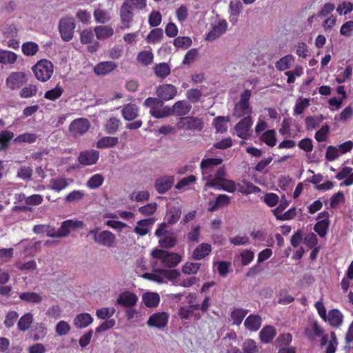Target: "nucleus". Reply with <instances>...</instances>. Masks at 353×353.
<instances>
[{
    "label": "nucleus",
    "instance_id": "5701e85b",
    "mask_svg": "<svg viewBox=\"0 0 353 353\" xmlns=\"http://www.w3.org/2000/svg\"><path fill=\"white\" fill-rule=\"evenodd\" d=\"M154 222L153 218L140 220L137 223L134 232L140 236H145L150 231Z\"/></svg>",
    "mask_w": 353,
    "mask_h": 353
},
{
    "label": "nucleus",
    "instance_id": "864d4df0",
    "mask_svg": "<svg viewBox=\"0 0 353 353\" xmlns=\"http://www.w3.org/2000/svg\"><path fill=\"white\" fill-rule=\"evenodd\" d=\"M104 181V177L101 174L92 175L86 182V185L90 189H96L100 187Z\"/></svg>",
    "mask_w": 353,
    "mask_h": 353
},
{
    "label": "nucleus",
    "instance_id": "c756f323",
    "mask_svg": "<svg viewBox=\"0 0 353 353\" xmlns=\"http://www.w3.org/2000/svg\"><path fill=\"white\" fill-rule=\"evenodd\" d=\"M295 57L292 54H287L280 58L275 63L279 71H285L290 69L294 63Z\"/></svg>",
    "mask_w": 353,
    "mask_h": 353
},
{
    "label": "nucleus",
    "instance_id": "3c124183",
    "mask_svg": "<svg viewBox=\"0 0 353 353\" xmlns=\"http://www.w3.org/2000/svg\"><path fill=\"white\" fill-rule=\"evenodd\" d=\"M261 139L266 145L273 147L276 143V132L274 130H268L263 133Z\"/></svg>",
    "mask_w": 353,
    "mask_h": 353
},
{
    "label": "nucleus",
    "instance_id": "c85d7f7f",
    "mask_svg": "<svg viewBox=\"0 0 353 353\" xmlns=\"http://www.w3.org/2000/svg\"><path fill=\"white\" fill-rule=\"evenodd\" d=\"M261 323L262 320L260 316L252 314L245 319L244 325L247 330L251 332H256L260 328Z\"/></svg>",
    "mask_w": 353,
    "mask_h": 353
},
{
    "label": "nucleus",
    "instance_id": "dca6fc26",
    "mask_svg": "<svg viewBox=\"0 0 353 353\" xmlns=\"http://www.w3.org/2000/svg\"><path fill=\"white\" fill-rule=\"evenodd\" d=\"M90 121L85 118H79L74 120L70 125V132L74 136L85 134L90 128Z\"/></svg>",
    "mask_w": 353,
    "mask_h": 353
},
{
    "label": "nucleus",
    "instance_id": "a18cd8bd",
    "mask_svg": "<svg viewBox=\"0 0 353 353\" xmlns=\"http://www.w3.org/2000/svg\"><path fill=\"white\" fill-rule=\"evenodd\" d=\"M33 319L32 314L30 312L25 314L19 319L17 323L18 329L23 332L27 330L32 324Z\"/></svg>",
    "mask_w": 353,
    "mask_h": 353
},
{
    "label": "nucleus",
    "instance_id": "f257e3e1",
    "mask_svg": "<svg viewBox=\"0 0 353 353\" xmlns=\"http://www.w3.org/2000/svg\"><path fill=\"white\" fill-rule=\"evenodd\" d=\"M206 157L200 164L202 178L203 180L205 181L204 190H206L207 188H212L230 193L234 192L236 189V182L225 178L227 173L224 167L218 169L214 175L212 174L213 168L221 165L223 159L221 158L210 157V151L206 153Z\"/></svg>",
    "mask_w": 353,
    "mask_h": 353
},
{
    "label": "nucleus",
    "instance_id": "5fc2aeb1",
    "mask_svg": "<svg viewBox=\"0 0 353 353\" xmlns=\"http://www.w3.org/2000/svg\"><path fill=\"white\" fill-rule=\"evenodd\" d=\"M1 32L6 38H14L18 35V29L14 24H5L1 27Z\"/></svg>",
    "mask_w": 353,
    "mask_h": 353
},
{
    "label": "nucleus",
    "instance_id": "72a5a7b5",
    "mask_svg": "<svg viewBox=\"0 0 353 353\" xmlns=\"http://www.w3.org/2000/svg\"><path fill=\"white\" fill-rule=\"evenodd\" d=\"M94 32L99 40H105L110 38L114 34V30L110 26H96Z\"/></svg>",
    "mask_w": 353,
    "mask_h": 353
},
{
    "label": "nucleus",
    "instance_id": "58836bf2",
    "mask_svg": "<svg viewBox=\"0 0 353 353\" xmlns=\"http://www.w3.org/2000/svg\"><path fill=\"white\" fill-rule=\"evenodd\" d=\"M212 251V247L208 243L199 245L193 252V258L196 260H201L207 256Z\"/></svg>",
    "mask_w": 353,
    "mask_h": 353
},
{
    "label": "nucleus",
    "instance_id": "412c9836",
    "mask_svg": "<svg viewBox=\"0 0 353 353\" xmlns=\"http://www.w3.org/2000/svg\"><path fill=\"white\" fill-rule=\"evenodd\" d=\"M176 88L171 84L160 85L157 89V94L159 99L164 101L172 99L176 95Z\"/></svg>",
    "mask_w": 353,
    "mask_h": 353
},
{
    "label": "nucleus",
    "instance_id": "69168bd1",
    "mask_svg": "<svg viewBox=\"0 0 353 353\" xmlns=\"http://www.w3.org/2000/svg\"><path fill=\"white\" fill-rule=\"evenodd\" d=\"M295 52L299 57L306 59L310 55V50L304 42H299L295 46Z\"/></svg>",
    "mask_w": 353,
    "mask_h": 353
},
{
    "label": "nucleus",
    "instance_id": "bf43d9fd",
    "mask_svg": "<svg viewBox=\"0 0 353 353\" xmlns=\"http://www.w3.org/2000/svg\"><path fill=\"white\" fill-rule=\"evenodd\" d=\"M248 314V310L241 308L234 310L231 313V319L234 324L240 325Z\"/></svg>",
    "mask_w": 353,
    "mask_h": 353
},
{
    "label": "nucleus",
    "instance_id": "a211bd4d",
    "mask_svg": "<svg viewBox=\"0 0 353 353\" xmlns=\"http://www.w3.org/2000/svg\"><path fill=\"white\" fill-rule=\"evenodd\" d=\"M138 299L137 295L134 292L124 291L119 295L117 303L125 307H132L137 305Z\"/></svg>",
    "mask_w": 353,
    "mask_h": 353
},
{
    "label": "nucleus",
    "instance_id": "4c0bfd02",
    "mask_svg": "<svg viewBox=\"0 0 353 353\" xmlns=\"http://www.w3.org/2000/svg\"><path fill=\"white\" fill-rule=\"evenodd\" d=\"M119 139L114 137H103L95 143V146L99 149L114 148L118 144Z\"/></svg>",
    "mask_w": 353,
    "mask_h": 353
},
{
    "label": "nucleus",
    "instance_id": "1a4fd4ad",
    "mask_svg": "<svg viewBox=\"0 0 353 353\" xmlns=\"http://www.w3.org/2000/svg\"><path fill=\"white\" fill-rule=\"evenodd\" d=\"M88 234L93 236L94 241L104 247H114L116 242V236L109 230L100 231L98 228L91 230Z\"/></svg>",
    "mask_w": 353,
    "mask_h": 353
},
{
    "label": "nucleus",
    "instance_id": "7c9ffc66",
    "mask_svg": "<svg viewBox=\"0 0 353 353\" xmlns=\"http://www.w3.org/2000/svg\"><path fill=\"white\" fill-rule=\"evenodd\" d=\"M236 190L238 189L239 192L243 194H256L261 190L259 187L247 181H242L238 183H236Z\"/></svg>",
    "mask_w": 353,
    "mask_h": 353
},
{
    "label": "nucleus",
    "instance_id": "774afa93",
    "mask_svg": "<svg viewBox=\"0 0 353 353\" xmlns=\"http://www.w3.org/2000/svg\"><path fill=\"white\" fill-rule=\"evenodd\" d=\"M242 350L243 353H257L258 347L256 346V342L252 339H246L243 345Z\"/></svg>",
    "mask_w": 353,
    "mask_h": 353
},
{
    "label": "nucleus",
    "instance_id": "37998d69",
    "mask_svg": "<svg viewBox=\"0 0 353 353\" xmlns=\"http://www.w3.org/2000/svg\"><path fill=\"white\" fill-rule=\"evenodd\" d=\"M276 336V330L273 326H265L260 332V339L264 343H270Z\"/></svg>",
    "mask_w": 353,
    "mask_h": 353
},
{
    "label": "nucleus",
    "instance_id": "423d86ee",
    "mask_svg": "<svg viewBox=\"0 0 353 353\" xmlns=\"http://www.w3.org/2000/svg\"><path fill=\"white\" fill-rule=\"evenodd\" d=\"M154 234L159 239V244L162 248H170L176 243V236L168 230V225L165 223H161L158 225Z\"/></svg>",
    "mask_w": 353,
    "mask_h": 353
},
{
    "label": "nucleus",
    "instance_id": "ea45409f",
    "mask_svg": "<svg viewBox=\"0 0 353 353\" xmlns=\"http://www.w3.org/2000/svg\"><path fill=\"white\" fill-rule=\"evenodd\" d=\"M19 298L21 301L30 304H39L43 300L39 294L34 292H22L19 294Z\"/></svg>",
    "mask_w": 353,
    "mask_h": 353
},
{
    "label": "nucleus",
    "instance_id": "de8ad7c7",
    "mask_svg": "<svg viewBox=\"0 0 353 353\" xmlns=\"http://www.w3.org/2000/svg\"><path fill=\"white\" fill-rule=\"evenodd\" d=\"M310 104V99L299 97L295 103L294 107V115L301 114L304 110L309 107Z\"/></svg>",
    "mask_w": 353,
    "mask_h": 353
},
{
    "label": "nucleus",
    "instance_id": "393cba45",
    "mask_svg": "<svg viewBox=\"0 0 353 353\" xmlns=\"http://www.w3.org/2000/svg\"><path fill=\"white\" fill-rule=\"evenodd\" d=\"M93 317L88 313L78 314L73 320V324L78 329H83L93 323Z\"/></svg>",
    "mask_w": 353,
    "mask_h": 353
},
{
    "label": "nucleus",
    "instance_id": "6e6d98bb",
    "mask_svg": "<svg viewBox=\"0 0 353 353\" xmlns=\"http://www.w3.org/2000/svg\"><path fill=\"white\" fill-rule=\"evenodd\" d=\"M305 333L310 339H314L320 336L321 330L316 322L310 323L305 328Z\"/></svg>",
    "mask_w": 353,
    "mask_h": 353
},
{
    "label": "nucleus",
    "instance_id": "4be33fe9",
    "mask_svg": "<svg viewBox=\"0 0 353 353\" xmlns=\"http://www.w3.org/2000/svg\"><path fill=\"white\" fill-rule=\"evenodd\" d=\"M99 158V152L94 150L81 152L79 161L83 165H91L97 163Z\"/></svg>",
    "mask_w": 353,
    "mask_h": 353
},
{
    "label": "nucleus",
    "instance_id": "052dcab7",
    "mask_svg": "<svg viewBox=\"0 0 353 353\" xmlns=\"http://www.w3.org/2000/svg\"><path fill=\"white\" fill-rule=\"evenodd\" d=\"M71 330L70 325L65 321H59L55 326V332L58 336L67 335Z\"/></svg>",
    "mask_w": 353,
    "mask_h": 353
},
{
    "label": "nucleus",
    "instance_id": "603ef678",
    "mask_svg": "<svg viewBox=\"0 0 353 353\" xmlns=\"http://www.w3.org/2000/svg\"><path fill=\"white\" fill-rule=\"evenodd\" d=\"M196 181V177L194 175H190L181 179L176 183L175 188L178 190H186L189 189L190 185L194 184Z\"/></svg>",
    "mask_w": 353,
    "mask_h": 353
},
{
    "label": "nucleus",
    "instance_id": "4468645a",
    "mask_svg": "<svg viewBox=\"0 0 353 353\" xmlns=\"http://www.w3.org/2000/svg\"><path fill=\"white\" fill-rule=\"evenodd\" d=\"M253 124L250 116H247L238 122L234 126V134L242 139H246L250 137V128Z\"/></svg>",
    "mask_w": 353,
    "mask_h": 353
},
{
    "label": "nucleus",
    "instance_id": "f8f14e48",
    "mask_svg": "<svg viewBox=\"0 0 353 353\" xmlns=\"http://www.w3.org/2000/svg\"><path fill=\"white\" fill-rule=\"evenodd\" d=\"M28 81V75L23 72H12L6 79V87L12 90L19 89Z\"/></svg>",
    "mask_w": 353,
    "mask_h": 353
},
{
    "label": "nucleus",
    "instance_id": "a878e982",
    "mask_svg": "<svg viewBox=\"0 0 353 353\" xmlns=\"http://www.w3.org/2000/svg\"><path fill=\"white\" fill-rule=\"evenodd\" d=\"M192 105L184 100L176 102L171 107L172 114L177 116H184L188 114L191 110Z\"/></svg>",
    "mask_w": 353,
    "mask_h": 353
},
{
    "label": "nucleus",
    "instance_id": "e433bc0d",
    "mask_svg": "<svg viewBox=\"0 0 353 353\" xmlns=\"http://www.w3.org/2000/svg\"><path fill=\"white\" fill-rule=\"evenodd\" d=\"M254 253L250 250H243L234 258V262L240 263L242 265H248L254 259Z\"/></svg>",
    "mask_w": 353,
    "mask_h": 353
},
{
    "label": "nucleus",
    "instance_id": "f704fd0d",
    "mask_svg": "<svg viewBox=\"0 0 353 353\" xmlns=\"http://www.w3.org/2000/svg\"><path fill=\"white\" fill-rule=\"evenodd\" d=\"M230 202V197L226 194H219L214 201L209 203V211H215L220 208L228 205Z\"/></svg>",
    "mask_w": 353,
    "mask_h": 353
},
{
    "label": "nucleus",
    "instance_id": "0eeeda50",
    "mask_svg": "<svg viewBox=\"0 0 353 353\" xmlns=\"http://www.w3.org/2000/svg\"><path fill=\"white\" fill-rule=\"evenodd\" d=\"M251 94V91L249 90H245L241 94L240 99L234 108V115L235 117H241L252 114V108L250 105Z\"/></svg>",
    "mask_w": 353,
    "mask_h": 353
},
{
    "label": "nucleus",
    "instance_id": "6ab92c4d",
    "mask_svg": "<svg viewBox=\"0 0 353 353\" xmlns=\"http://www.w3.org/2000/svg\"><path fill=\"white\" fill-rule=\"evenodd\" d=\"M83 227V223L79 220H67L62 222L61 227L59 228L61 237L68 236L71 232Z\"/></svg>",
    "mask_w": 353,
    "mask_h": 353
},
{
    "label": "nucleus",
    "instance_id": "9b49d317",
    "mask_svg": "<svg viewBox=\"0 0 353 353\" xmlns=\"http://www.w3.org/2000/svg\"><path fill=\"white\" fill-rule=\"evenodd\" d=\"M176 128L182 130L199 131L203 128V122L200 119L196 117H182L178 121Z\"/></svg>",
    "mask_w": 353,
    "mask_h": 353
},
{
    "label": "nucleus",
    "instance_id": "f03ea898",
    "mask_svg": "<svg viewBox=\"0 0 353 353\" xmlns=\"http://www.w3.org/2000/svg\"><path fill=\"white\" fill-rule=\"evenodd\" d=\"M147 0H125L120 8L119 15L122 28H129L133 20V11L141 10L146 8Z\"/></svg>",
    "mask_w": 353,
    "mask_h": 353
},
{
    "label": "nucleus",
    "instance_id": "20e7f679",
    "mask_svg": "<svg viewBox=\"0 0 353 353\" xmlns=\"http://www.w3.org/2000/svg\"><path fill=\"white\" fill-rule=\"evenodd\" d=\"M32 70L35 78L41 82L48 81L54 73L52 63L46 59L37 61L32 67Z\"/></svg>",
    "mask_w": 353,
    "mask_h": 353
},
{
    "label": "nucleus",
    "instance_id": "ddd939ff",
    "mask_svg": "<svg viewBox=\"0 0 353 353\" xmlns=\"http://www.w3.org/2000/svg\"><path fill=\"white\" fill-rule=\"evenodd\" d=\"M169 319V314L165 312H157L152 314L147 321V325L149 327H154L159 330L165 328Z\"/></svg>",
    "mask_w": 353,
    "mask_h": 353
},
{
    "label": "nucleus",
    "instance_id": "f3484780",
    "mask_svg": "<svg viewBox=\"0 0 353 353\" xmlns=\"http://www.w3.org/2000/svg\"><path fill=\"white\" fill-rule=\"evenodd\" d=\"M318 221L315 224L314 230L321 237H324L327 233L330 224L329 213L326 211L321 212L318 215Z\"/></svg>",
    "mask_w": 353,
    "mask_h": 353
},
{
    "label": "nucleus",
    "instance_id": "bb28decb",
    "mask_svg": "<svg viewBox=\"0 0 353 353\" xmlns=\"http://www.w3.org/2000/svg\"><path fill=\"white\" fill-rule=\"evenodd\" d=\"M288 205V203L287 202V201H281L279 205L274 210V214L277 219L287 220L292 219L294 216L295 212L294 210H290L285 212L284 214L282 213Z\"/></svg>",
    "mask_w": 353,
    "mask_h": 353
},
{
    "label": "nucleus",
    "instance_id": "2f4dec72",
    "mask_svg": "<svg viewBox=\"0 0 353 353\" xmlns=\"http://www.w3.org/2000/svg\"><path fill=\"white\" fill-rule=\"evenodd\" d=\"M117 64L113 61H103L97 64L94 71L97 75H105L117 68Z\"/></svg>",
    "mask_w": 353,
    "mask_h": 353
},
{
    "label": "nucleus",
    "instance_id": "49530a36",
    "mask_svg": "<svg viewBox=\"0 0 353 353\" xmlns=\"http://www.w3.org/2000/svg\"><path fill=\"white\" fill-rule=\"evenodd\" d=\"M230 119L228 117H218L214 119L213 125L216 128V132L223 133L228 130V123Z\"/></svg>",
    "mask_w": 353,
    "mask_h": 353
},
{
    "label": "nucleus",
    "instance_id": "c03bdc74",
    "mask_svg": "<svg viewBox=\"0 0 353 353\" xmlns=\"http://www.w3.org/2000/svg\"><path fill=\"white\" fill-rule=\"evenodd\" d=\"M139 113L138 107L134 104L126 105L122 110V115L127 121H132Z\"/></svg>",
    "mask_w": 353,
    "mask_h": 353
},
{
    "label": "nucleus",
    "instance_id": "8fccbe9b",
    "mask_svg": "<svg viewBox=\"0 0 353 353\" xmlns=\"http://www.w3.org/2000/svg\"><path fill=\"white\" fill-rule=\"evenodd\" d=\"M137 61L143 65H148L153 62L154 54L151 50H143L137 54Z\"/></svg>",
    "mask_w": 353,
    "mask_h": 353
},
{
    "label": "nucleus",
    "instance_id": "13d9d810",
    "mask_svg": "<svg viewBox=\"0 0 353 353\" xmlns=\"http://www.w3.org/2000/svg\"><path fill=\"white\" fill-rule=\"evenodd\" d=\"M163 36V30L160 28L153 29L146 37L148 43H156L161 41Z\"/></svg>",
    "mask_w": 353,
    "mask_h": 353
},
{
    "label": "nucleus",
    "instance_id": "09e8293b",
    "mask_svg": "<svg viewBox=\"0 0 353 353\" xmlns=\"http://www.w3.org/2000/svg\"><path fill=\"white\" fill-rule=\"evenodd\" d=\"M39 50V46L32 41H28L22 44L21 50L24 55L30 57L35 55Z\"/></svg>",
    "mask_w": 353,
    "mask_h": 353
},
{
    "label": "nucleus",
    "instance_id": "c9c22d12",
    "mask_svg": "<svg viewBox=\"0 0 353 353\" xmlns=\"http://www.w3.org/2000/svg\"><path fill=\"white\" fill-rule=\"evenodd\" d=\"M343 317L339 310L333 309L328 312L324 321L328 322L332 326H338L342 323Z\"/></svg>",
    "mask_w": 353,
    "mask_h": 353
},
{
    "label": "nucleus",
    "instance_id": "9d476101",
    "mask_svg": "<svg viewBox=\"0 0 353 353\" xmlns=\"http://www.w3.org/2000/svg\"><path fill=\"white\" fill-rule=\"evenodd\" d=\"M75 26L74 20L72 17H65L60 20L59 31L63 41H69L72 39Z\"/></svg>",
    "mask_w": 353,
    "mask_h": 353
},
{
    "label": "nucleus",
    "instance_id": "338daca9",
    "mask_svg": "<svg viewBox=\"0 0 353 353\" xmlns=\"http://www.w3.org/2000/svg\"><path fill=\"white\" fill-rule=\"evenodd\" d=\"M352 10L353 3L346 1H343L340 3L336 8V12L339 15H346Z\"/></svg>",
    "mask_w": 353,
    "mask_h": 353
},
{
    "label": "nucleus",
    "instance_id": "cd10ccee",
    "mask_svg": "<svg viewBox=\"0 0 353 353\" xmlns=\"http://www.w3.org/2000/svg\"><path fill=\"white\" fill-rule=\"evenodd\" d=\"M338 180H343V182L341 185L350 186L353 184V172L352 168L350 167H343L336 175Z\"/></svg>",
    "mask_w": 353,
    "mask_h": 353
},
{
    "label": "nucleus",
    "instance_id": "e2e57ef3",
    "mask_svg": "<svg viewBox=\"0 0 353 353\" xmlns=\"http://www.w3.org/2000/svg\"><path fill=\"white\" fill-rule=\"evenodd\" d=\"M115 311L112 307H102L97 310L96 315L100 319H110L114 314Z\"/></svg>",
    "mask_w": 353,
    "mask_h": 353
},
{
    "label": "nucleus",
    "instance_id": "b1692460",
    "mask_svg": "<svg viewBox=\"0 0 353 353\" xmlns=\"http://www.w3.org/2000/svg\"><path fill=\"white\" fill-rule=\"evenodd\" d=\"M73 182L71 179L64 177H56L50 181L48 188L56 192H61L66 188L70 184Z\"/></svg>",
    "mask_w": 353,
    "mask_h": 353
},
{
    "label": "nucleus",
    "instance_id": "a19ab883",
    "mask_svg": "<svg viewBox=\"0 0 353 353\" xmlns=\"http://www.w3.org/2000/svg\"><path fill=\"white\" fill-rule=\"evenodd\" d=\"M17 59V54L7 50H0V63L3 65H12Z\"/></svg>",
    "mask_w": 353,
    "mask_h": 353
},
{
    "label": "nucleus",
    "instance_id": "7ed1b4c3",
    "mask_svg": "<svg viewBox=\"0 0 353 353\" xmlns=\"http://www.w3.org/2000/svg\"><path fill=\"white\" fill-rule=\"evenodd\" d=\"M151 254L156 259V265L159 263L166 268H174L182 260L179 254L168 252L163 250L156 249L152 252Z\"/></svg>",
    "mask_w": 353,
    "mask_h": 353
},
{
    "label": "nucleus",
    "instance_id": "6e6552de",
    "mask_svg": "<svg viewBox=\"0 0 353 353\" xmlns=\"http://www.w3.org/2000/svg\"><path fill=\"white\" fill-rule=\"evenodd\" d=\"M180 273L175 270H165V269H155L154 273L146 274L144 277L159 283H163L165 282V279H168L170 281H175L179 276Z\"/></svg>",
    "mask_w": 353,
    "mask_h": 353
},
{
    "label": "nucleus",
    "instance_id": "39448f33",
    "mask_svg": "<svg viewBox=\"0 0 353 353\" xmlns=\"http://www.w3.org/2000/svg\"><path fill=\"white\" fill-rule=\"evenodd\" d=\"M144 105L150 108V113L154 118L161 119L172 114L171 107L163 106L162 101L157 98H148L144 101Z\"/></svg>",
    "mask_w": 353,
    "mask_h": 353
},
{
    "label": "nucleus",
    "instance_id": "aec40b11",
    "mask_svg": "<svg viewBox=\"0 0 353 353\" xmlns=\"http://www.w3.org/2000/svg\"><path fill=\"white\" fill-rule=\"evenodd\" d=\"M174 182V176L164 175L157 178L154 183V187L159 194L165 193L168 191Z\"/></svg>",
    "mask_w": 353,
    "mask_h": 353
},
{
    "label": "nucleus",
    "instance_id": "2eb2a0df",
    "mask_svg": "<svg viewBox=\"0 0 353 353\" xmlns=\"http://www.w3.org/2000/svg\"><path fill=\"white\" fill-rule=\"evenodd\" d=\"M228 26V23L224 19L215 21L210 32L206 34L205 39L212 41L218 39L226 32Z\"/></svg>",
    "mask_w": 353,
    "mask_h": 353
},
{
    "label": "nucleus",
    "instance_id": "79ce46f5",
    "mask_svg": "<svg viewBox=\"0 0 353 353\" xmlns=\"http://www.w3.org/2000/svg\"><path fill=\"white\" fill-rule=\"evenodd\" d=\"M243 6L239 1H231L229 5L230 21L232 23L237 21V17L242 10Z\"/></svg>",
    "mask_w": 353,
    "mask_h": 353
},
{
    "label": "nucleus",
    "instance_id": "4d7b16f0",
    "mask_svg": "<svg viewBox=\"0 0 353 353\" xmlns=\"http://www.w3.org/2000/svg\"><path fill=\"white\" fill-rule=\"evenodd\" d=\"M181 212L179 208H174L170 209L165 216V220L170 225L174 224L176 223L180 216H181Z\"/></svg>",
    "mask_w": 353,
    "mask_h": 353
},
{
    "label": "nucleus",
    "instance_id": "473e14b6",
    "mask_svg": "<svg viewBox=\"0 0 353 353\" xmlns=\"http://www.w3.org/2000/svg\"><path fill=\"white\" fill-rule=\"evenodd\" d=\"M142 302L148 307H156L160 302V296L157 292H145L142 295Z\"/></svg>",
    "mask_w": 353,
    "mask_h": 353
},
{
    "label": "nucleus",
    "instance_id": "680f3d73",
    "mask_svg": "<svg viewBox=\"0 0 353 353\" xmlns=\"http://www.w3.org/2000/svg\"><path fill=\"white\" fill-rule=\"evenodd\" d=\"M154 70L155 74L160 78H165L170 73V68L165 63L157 64Z\"/></svg>",
    "mask_w": 353,
    "mask_h": 353
},
{
    "label": "nucleus",
    "instance_id": "0e129e2a",
    "mask_svg": "<svg viewBox=\"0 0 353 353\" xmlns=\"http://www.w3.org/2000/svg\"><path fill=\"white\" fill-rule=\"evenodd\" d=\"M37 90L36 85L29 84L21 90L19 94L21 98H30L37 94Z\"/></svg>",
    "mask_w": 353,
    "mask_h": 353
}]
</instances>
